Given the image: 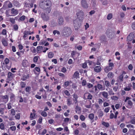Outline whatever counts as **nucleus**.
Listing matches in <instances>:
<instances>
[{"label": "nucleus", "instance_id": "nucleus-64", "mask_svg": "<svg viewBox=\"0 0 135 135\" xmlns=\"http://www.w3.org/2000/svg\"><path fill=\"white\" fill-rule=\"evenodd\" d=\"M131 123L134 124H135V118H134L132 119L131 120Z\"/></svg>", "mask_w": 135, "mask_h": 135}, {"label": "nucleus", "instance_id": "nucleus-42", "mask_svg": "<svg viewBox=\"0 0 135 135\" xmlns=\"http://www.w3.org/2000/svg\"><path fill=\"white\" fill-rule=\"evenodd\" d=\"M64 93L65 95L68 96H69L70 95V94L69 91L68 90H64Z\"/></svg>", "mask_w": 135, "mask_h": 135}, {"label": "nucleus", "instance_id": "nucleus-35", "mask_svg": "<svg viewBox=\"0 0 135 135\" xmlns=\"http://www.w3.org/2000/svg\"><path fill=\"white\" fill-rule=\"evenodd\" d=\"M113 17V15L112 13H110L108 14L107 19L108 20H111Z\"/></svg>", "mask_w": 135, "mask_h": 135}, {"label": "nucleus", "instance_id": "nucleus-5", "mask_svg": "<svg viewBox=\"0 0 135 135\" xmlns=\"http://www.w3.org/2000/svg\"><path fill=\"white\" fill-rule=\"evenodd\" d=\"M74 25L75 30H77L80 27L81 24L79 23L76 20H74L73 21Z\"/></svg>", "mask_w": 135, "mask_h": 135}, {"label": "nucleus", "instance_id": "nucleus-33", "mask_svg": "<svg viewBox=\"0 0 135 135\" xmlns=\"http://www.w3.org/2000/svg\"><path fill=\"white\" fill-rule=\"evenodd\" d=\"M0 129L2 130H4L5 129V126L3 122L0 123Z\"/></svg>", "mask_w": 135, "mask_h": 135}, {"label": "nucleus", "instance_id": "nucleus-21", "mask_svg": "<svg viewBox=\"0 0 135 135\" xmlns=\"http://www.w3.org/2000/svg\"><path fill=\"white\" fill-rule=\"evenodd\" d=\"M33 113H31L30 115V118L33 119L34 117H35L36 115V112L34 109H33L32 110Z\"/></svg>", "mask_w": 135, "mask_h": 135}, {"label": "nucleus", "instance_id": "nucleus-17", "mask_svg": "<svg viewBox=\"0 0 135 135\" xmlns=\"http://www.w3.org/2000/svg\"><path fill=\"white\" fill-rule=\"evenodd\" d=\"M101 69V68L100 66H96L94 68V71L96 73L100 72Z\"/></svg>", "mask_w": 135, "mask_h": 135}, {"label": "nucleus", "instance_id": "nucleus-32", "mask_svg": "<svg viewBox=\"0 0 135 135\" xmlns=\"http://www.w3.org/2000/svg\"><path fill=\"white\" fill-rule=\"evenodd\" d=\"M39 58V56H36L34 57L33 58V62L35 63H36L38 60V59Z\"/></svg>", "mask_w": 135, "mask_h": 135}, {"label": "nucleus", "instance_id": "nucleus-11", "mask_svg": "<svg viewBox=\"0 0 135 135\" xmlns=\"http://www.w3.org/2000/svg\"><path fill=\"white\" fill-rule=\"evenodd\" d=\"M92 104L90 100H87L86 102L85 107L88 108L89 109L91 108Z\"/></svg>", "mask_w": 135, "mask_h": 135}, {"label": "nucleus", "instance_id": "nucleus-3", "mask_svg": "<svg viewBox=\"0 0 135 135\" xmlns=\"http://www.w3.org/2000/svg\"><path fill=\"white\" fill-rule=\"evenodd\" d=\"M76 15L77 17V18L79 21H82L83 19L84 13L82 10L80 11L77 12Z\"/></svg>", "mask_w": 135, "mask_h": 135}, {"label": "nucleus", "instance_id": "nucleus-24", "mask_svg": "<svg viewBox=\"0 0 135 135\" xmlns=\"http://www.w3.org/2000/svg\"><path fill=\"white\" fill-rule=\"evenodd\" d=\"M112 70V68H110L108 66H106L104 68V71L106 73H107L109 71Z\"/></svg>", "mask_w": 135, "mask_h": 135}, {"label": "nucleus", "instance_id": "nucleus-47", "mask_svg": "<svg viewBox=\"0 0 135 135\" xmlns=\"http://www.w3.org/2000/svg\"><path fill=\"white\" fill-rule=\"evenodd\" d=\"M53 33L55 35L56 33H57L58 35H60V33L59 31L56 30H54L53 32Z\"/></svg>", "mask_w": 135, "mask_h": 135}, {"label": "nucleus", "instance_id": "nucleus-27", "mask_svg": "<svg viewBox=\"0 0 135 135\" xmlns=\"http://www.w3.org/2000/svg\"><path fill=\"white\" fill-rule=\"evenodd\" d=\"M20 85L21 88H23L25 87L26 84L25 82L21 81L20 82Z\"/></svg>", "mask_w": 135, "mask_h": 135}, {"label": "nucleus", "instance_id": "nucleus-63", "mask_svg": "<svg viewBox=\"0 0 135 135\" xmlns=\"http://www.w3.org/2000/svg\"><path fill=\"white\" fill-rule=\"evenodd\" d=\"M66 69L65 68L62 67L61 69V71L64 73H65L66 71Z\"/></svg>", "mask_w": 135, "mask_h": 135}, {"label": "nucleus", "instance_id": "nucleus-36", "mask_svg": "<svg viewBox=\"0 0 135 135\" xmlns=\"http://www.w3.org/2000/svg\"><path fill=\"white\" fill-rule=\"evenodd\" d=\"M23 34L24 35L23 37L24 38H25L28 35V31L25 30L24 31Z\"/></svg>", "mask_w": 135, "mask_h": 135}, {"label": "nucleus", "instance_id": "nucleus-13", "mask_svg": "<svg viewBox=\"0 0 135 135\" xmlns=\"http://www.w3.org/2000/svg\"><path fill=\"white\" fill-rule=\"evenodd\" d=\"M40 69L39 67H36L33 70V71L35 74H39L40 72Z\"/></svg>", "mask_w": 135, "mask_h": 135}, {"label": "nucleus", "instance_id": "nucleus-10", "mask_svg": "<svg viewBox=\"0 0 135 135\" xmlns=\"http://www.w3.org/2000/svg\"><path fill=\"white\" fill-rule=\"evenodd\" d=\"M84 95L87 97L86 99L89 100H91L93 98V95L91 94L89 92H87L85 93Z\"/></svg>", "mask_w": 135, "mask_h": 135}, {"label": "nucleus", "instance_id": "nucleus-45", "mask_svg": "<svg viewBox=\"0 0 135 135\" xmlns=\"http://www.w3.org/2000/svg\"><path fill=\"white\" fill-rule=\"evenodd\" d=\"M9 21L11 22V23L14 24L15 23V20L14 18H10L9 19Z\"/></svg>", "mask_w": 135, "mask_h": 135}, {"label": "nucleus", "instance_id": "nucleus-40", "mask_svg": "<svg viewBox=\"0 0 135 135\" xmlns=\"http://www.w3.org/2000/svg\"><path fill=\"white\" fill-rule=\"evenodd\" d=\"M98 113V117H102L104 115L103 111L101 110H100L99 112Z\"/></svg>", "mask_w": 135, "mask_h": 135}, {"label": "nucleus", "instance_id": "nucleus-39", "mask_svg": "<svg viewBox=\"0 0 135 135\" xmlns=\"http://www.w3.org/2000/svg\"><path fill=\"white\" fill-rule=\"evenodd\" d=\"M102 124L106 127H108L109 126V124L108 122H106L103 121L102 122Z\"/></svg>", "mask_w": 135, "mask_h": 135}, {"label": "nucleus", "instance_id": "nucleus-55", "mask_svg": "<svg viewBox=\"0 0 135 135\" xmlns=\"http://www.w3.org/2000/svg\"><path fill=\"white\" fill-rule=\"evenodd\" d=\"M80 118L82 121H84L85 119L84 116L83 115H81L80 116Z\"/></svg>", "mask_w": 135, "mask_h": 135}, {"label": "nucleus", "instance_id": "nucleus-51", "mask_svg": "<svg viewBox=\"0 0 135 135\" xmlns=\"http://www.w3.org/2000/svg\"><path fill=\"white\" fill-rule=\"evenodd\" d=\"M110 68H112V69L114 67V65L113 62H109V66Z\"/></svg>", "mask_w": 135, "mask_h": 135}, {"label": "nucleus", "instance_id": "nucleus-41", "mask_svg": "<svg viewBox=\"0 0 135 135\" xmlns=\"http://www.w3.org/2000/svg\"><path fill=\"white\" fill-rule=\"evenodd\" d=\"M18 28V27L17 24H15L13 26V29L15 31H17Z\"/></svg>", "mask_w": 135, "mask_h": 135}, {"label": "nucleus", "instance_id": "nucleus-26", "mask_svg": "<svg viewBox=\"0 0 135 135\" xmlns=\"http://www.w3.org/2000/svg\"><path fill=\"white\" fill-rule=\"evenodd\" d=\"M13 74L11 72H9L8 74L7 77L10 80H12L13 78L12 75Z\"/></svg>", "mask_w": 135, "mask_h": 135}, {"label": "nucleus", "instance_id": "nucleus-52", "mask_svg": "<svg viewBox=\"0 0 135 135\" xmlns=\"http://www.w3.org/2000/svg\"><path fill=\"white\" fill-rule=\"evenodd\" d=\"M75 109H76L75 111L76 113L77 112V111H80L81 110L80 108L78 106H77L76 107Z\"/></svg>", "mask_w": 135, "mask_h": 135}, {"label": "nucleus", "instance_id": "nucleus-44", "mask_svg": "<svg viewBox=\"0 0 135 135\" xmlns=\"http://www.w3.org/2000/svg\"><path fill=\"white\" fill-rule=\"evenodd\" d=\"M11 114L13 116L14 115H15V110L13 109H12L10 110Z\"/></svg>", "mask_w": 135, "mask_h": 135}, {"label": "nucleus", "instance_id": "nucleus-48", "mask_svg": "<svg viewBox=\"0 0 135 135\" xmlns=\"http://www.w3.org/2000/svg\"><path fill=\"white\" fill-rule=\"evenodd\" d=\"M26 18V16H25L23 15L21 16L19 18V20L21 21H24Z\"/></svg>", "mask_w": 135, "mask_h": 135}, {"label": "nucleus", "instance_id": "nucleus-54", "mask_svg": "<svg viewBox=\"0 0 135 135\" xmlns=\"http://www.w3.org/2000/svg\"><path fill=\"white\" fill-rule=\"evenodd\" d=\"M105 84L106 86L108 87L110 84L109 82L108 81L106 80L105 81Z\"/></svg>", "mask_w": 135, "mask_h": 135}, {"label": "nucleus", "instance_id": "nucleus-22", "mask_svg": "<svg viewBox=\"0 0 135 135\" xmlns=\"http://www.w3.org/2000/svg\"><path fill=\"white\" fill-rule=\"evenodd\" d=\"M66 102L67 104L69 106L73 104V103H72V101L71 98H68L66 100Z\"/></svg>", "mask_w": 135, "mask_h": 135}, {"label": "nucleus", "instance_id": "nucleus-4", "mask_svg": "<svg viewBox=\"0 0 135 135\" xmlns=\"http://www.w3.org/2000/svg\"><path fill=\"white\" fill-rule=\"evenodd\" d=\"M100 90H104L103 85L100 84H98L97 85H95L93 88L92 89H94V91L95 92H97L98 90L97 89Z\"/></svg>", "mask_w": 135, "mask_h": 135}, {"label": "nucleus", "instance_id": "nucleus-56", "mask_svg": "<svg viewBox=\"0 0 135 135\" xmlns=\"http://www.w3.org/2000/svg\"><path fill=\"white\" fill-rule=\"evenodd\" d=\"M123 75H121L119 76V79L120 81H123Z\"/></svg>", "mask_w": 135, "mask_h": 135}, {"label": "nucleus", "instance_id": "nucleus-29", "mask_svg": "<svg viewBox=\"0 0 135 135\" xmlns=\"http://www.w3.org/2000/svg\"><path fill=\"white\" fill-rule=\"evenodd\" d=\"M107 76L108 78L112 79L114 77V75L112 72H110L108 73Z\"/></svg>", "mask_w": 135, "mask_h": 135}, {"label": "nucleus", "instance_id": "nucleus-30", "mask_svg": "<svg viewBox=\"0 0 135 135\" xmlns=\"http://www.w3.org/2000/svg\"><path fill=\"white\" fill-rule=\"evenodd\" d=\"M47 56L49 58H51L54 57V53L52 52H49L48 53Z\"/></svg>", "mask_w": 135, "mask_h": 135}, {"label": "nucleus", "instance_id": "nucleus-49", "mask_svg": "<svg viewBox=\"0 0 135 135\" xmlns=\"http://www.w3.org/2000/svg\"><path fill=\"white\" fill-rule=\"evenodd\" d=\"M20 113H17L15 116V118L16 119H19L20 118Z\"/></svg>", "mask_w": 135, "mask_h": 135}, {"label": "nucleus", "instance_id": "nucleus-16", "mask_svg": "<svg viewBox=\"0 0 135 135\" xmlns=\"http://www.w3.org/2000/svg\"><path fill=\"white\" fill-rule=\"evenodd\" d=\"M128 105L126 107L128 109L131 108L133 105V103L131 100H129L127 102Z\"/></svg>", "mask_w": 135, "mask_h": 135}, {"label": "nucleus", "instance_id": "nucleus-28", "mask_svg": "<svg viewBox=\"0 0 135 135\" xmlns=\"http://www.w3.org/2000/svg\"><path fill=\"white\" fill-rule=\"evenodd\" d=\"M79 73L78 71H76L73 75V76L74 78H77L79 76Z\"/></svg>", "mask_w": 135, "mask_h": 135}, {"label": "nucleus", "instance_id": "nucleus-62", "mask_svg": "<svg viewBox=\"0 0 135 135\" xmlns=\"http://www.w3.org/2000/svg\"><path fill=\"white\" fill-rule=\"evenodd\" d=\"M81 126L82 127L84 128H86V125L84 122H83L81 124Z\"/></svg>", "mask_w": 135, "mask_h": 135}, {"label": "nucleus", "instance_id": "nucleus-38", "mask_svg": "<svg viewBox=\"0 0 135 135\" xmlns=\"http://www.w3.org/2000/svg\"><path fill=\"white\" fill-rule=\"evenodd\" d=\"M6 3H8V8H10L12 7L13 6L12 4V3L9 1H7L6 2Z\"/></svg>", "mask_w": 135, "mask_h": 135}, {"label": "nucleus", "instance_id": "nucleus-15", "mask_svg": "<svg viewBox=\"0 0 135 135\" xmlns=\"http://www.w3.org/2000/svg\"><path fill=\"white\" fill-rule=\"evenodd\" d=\"M39 91L40 92H43L44 93L43 95H42V96L43 98L46 99L47 97L46 91L42 88L39 90Z\"/></svg>", "mask_w": 135, "mask_h": 135}, {"label": "nucleus", "instance_id": "nucleus-7", "mask_svg": "<svg viewBox=\"0 0 135 135\" xmlns=\"http://www.w3.org/2000/svg\"><path fill=\"white\" fill-rule=\"evenodd\" d=\"M11 16H15L18 14V12L17 9L13 8L11 10Z\"/></svg>", "mask_w": 135, "mask_h": 135}, {"label": "nucleus", "instance_id": "nucleus-1", "mask_svg": "<svg viewBox=\"0 0 135 135\" xmlns=\"http://www.w3.org/2000/svg\"><path fill=\"white\" fill-rule=\"evenodd\" d=\"M52 2L50 0L41 1L39 3L40 7L45 11V13L48 14L51 12Z\"/></svg>", "mask_w": 135, "mask_h": 135}, {"label": "nucleus", "instance_id": "nucleus-58", "mask_svg": "<svg viewBox=\"0 0 135 135\" xmlns=\"http://www.w3.org/2000/svg\"><path fill=\"white\" fill-rule=\"evenodd\" d=\"M4 109L3 108H0V114H3L4 113Z\"/></svg>", "mask_w": 135, "mask_h": 135}, {"label": "nucleus", "instance_id": "nucleus-43", "mask_svg": "<svg viewBox=\"0 0 135 135\" xmlns=\"http://www.w3.org/2000/svg\"><path fill=\"white\" fill-rule=\"evenodd\" d=\"M31 50L33 53H35L36 52V48L33 47H32L31 48Z\"/></svg>", "mask_w": 135, "mask_h": 135}, {"label": "nucleus", "instance_id": "nucleus-18", "mask_svg": "<svg viewBox=\"0 0 135 135\" xmlns=\"http://www.w3.org/2000/svg\"><path fill=\"white\" fill-rule=\"evenodd\" d=\"M29 74H27V75H24L21 78V80L23 81H25L27 79L29 78Z\"/></svg>", "mask_w": 135, "mask_h": 135}, {"label": "nucleus", "instance_id": "nucleus-59", "mask_svg": "<svg viewBox=\"0 0 135 135\" xmlns=\"http://www.w3.org/2000/svg\"><path fill=\"white\" fill-rule=\"evenodd\" d=\"M109 94L110 95H114V93L113 92V91L112 89H110L108 91Z\"/></svg>", "mask_w": 135, "mask_h": 135}, {"label": "nucleus", "instance_id": "nucleus-25", "mask_svg": "<svg viewBox=\"0 0 135 135\" xmlns=\"http://www.w3.org/2000/svg\"><path fill=\"white\" fill-rule=\"evenodd\" d=\"M103 96L105 98L108 99V93L105 91H104L102 93Z\"/></svg>", "mask_w": 135, "mask_h": 135}, {"label": "nucleus", "instance_id": "nucleus-60", "mask_svg": "<svg viewBox=\"0 0 135 135\" xmlns=\"http://www.w3.org/2000/svg\"><path fill=\"white\" fill-rule=\"evenodd\" d=\"M111 98L113 100H116L118 99V97L117 96H113L111 97Z\"/></svg>", "mask_w": 135, "mask_h": 135}, {"label": "nucleus", "instance_id": "nucleus-53", "mask_svg": "<svg viewBox=\"0 0 135 135\" xmlns=\"http://www.w3.org/2000/svg\"><path fill=\"white\" fill-rule=\"evenodd\" d=\"M81 84L83 86H85L86 84V80H83L82 81Z\"/></svg>", "mask_w": 135, "mask_h": 135}, {"label": "nucleus", "instance_id": "nucleus-46", "mask_svg": "<svg viewBox=\"0 0 135 135\" xmlns=\"http://www.w3.org/2000/svg\"><path fill=\"white\" fill-rule=\"evenodd\" d=\"M41 115L44 117H46L47 116V113L44 111L42 112Z\"/></svg>", "mask_w": 135, "mask_h": 135}, {"label": "nucleus", "instance_id": "nucleus-8", "mask_svg": "<svg viewBox=\"0 0 135 135\" xmlns=\"http://www.w3.org/2000/svg\"><path fill=\"white\" fill-rule=\"evenodd\" d=\"M81 3L82 6L85 8H87L88 7V4L86 0H82Z\"/></svg>", "mask_w": 135, "mask_h": 135}, {"label": "nucleus", "instance_id": "nucleus-50", "mask_svg": "<svg viewBox=\"0 0 135 135\" xmlns=\"http://www.w3.org/2000/svg\"><path fill=\"white\" fill-rule=\"evenodd\" d=\"M2 34L3 35H6L7 34V31L5 29H3L1 32Z\"/></svg>", "mask_w": 135, "mask_h": 135}, {"label": "nucleus", "instance_id": "nucleus-19", "mask_svg": "<svg viewBox=\"0 0 135 135\" xmlns=\"http://www.w3.org/2000/svg\"><path fill=\"white\" fill-rule=\"evenodd\" d=\"M22 64L23 67H27L28 65V62L27 60H23V61Z\"/></svg>", "mask_w": 135, "mask_h": 135}, {"label": "nucleus", "instance_id": "nucleus-31", "mask_svg": "<svg viewBox=\"0 0 135 135\" xmlns=\"http://www.w3.org/2000/svg\"><path fill=\"white\" fill-rule=\"evenodd\" d=\"M70 82L68 81H66L64 82L63 86L65 88L70 85Z\"/></svg>", "mask_w": 135, "mask_h": 135}, {"label": "nucleus", "instance_id": "nucleus-9", "mask_svg": "<svg viewBox=\"0 0 135 135\" xmlns=\"http://www.w3.org/2000/svg\"><path fill=\"white\" fill-rule=\"evenodd\" d=\"M41 17L42 18L44 21H47L49 19V17L45 13H42Z\"/></svg>", "mask_w": 135, "mask_h": 135}, {"label": "nucleus", "instance_id": "nucleus-37", "mask_svg": "<svg viewBox=\"0 0 135 135\" xmlns=\"http://www.w3.org/2000/svg\"><path fill=\"white\" fill-rule=\"evenodd\" d=\"M94 114L93 113H90L88 117L91 120L93 119L94 117Z\"/></svg>", "mask_w": 135, "mask_h": 135}, {"label": "nucleus", "instance_id": "nucleus-14", "mask_svg": "<svg viewBox=\"0 0 135 135\" xmlns=\"http://www.w3.org/2000/svg\"><path fill=\"white\" fill-rule=\"evenodd\" d=\"M58 24L59 25H62L64 23V21L63 18L61 16H60L58 18L57 21Z\"/></svg>", "mask_w": 135, "mask_h": 135}, {"label": "nucleus", "instance_id": "nucleus-23", "mask_svg": "<svg viewBox=\"0 0 135 135\" xmlns=\"http://www.w3.org/2000/svg\"><path fill=\"white\" fill-rule=\"evenodd\" d=\"M31 88L30 86H27L25 88V90L26 93L27 94H30Z\"/></svg>", "mask_w": 135, "mask_h": 135}, {"label": "nucleus", "instance_id": "nucleus-12", "mask_svg": "<svg viewBox=\"0 0 135 135\" xmlns=\"http://www.w3.org/2000/svg\"><path fill=\"white\" fill-rule=\"evenodd\" d=\"M73 100L74 101V103L75 104H76L78 102V95L75 93H74L73 95Z\"/></svg>", "mask_w": 135, "mask_h": 135}, {"label": "nucleus", "instance_id": "nucleus-34", "mask_svg": "<svg viewBox=\"0 0 135 135\" xmlns=\"http://www.w3.org/2000/svg\"><path fill=\"white\" fill-rule=\"evenodd\" d=\"M2 42L3 45L5 46H7L8 45V43L7 41H6L5 39L2 40Z\"/></svg>", "mask_w": 135, "mask_h": 135}, {"label": "nucleus", "instance_id": "nucleus-20", "mask_svg": "<svg viewBox=\"0 0 135 135\" xmlns=\"http://www.w3.org/2000/svg\"><path fill=\"white\" fill-rule=\"evenodd\" d=\"M43 49V47L41 46H38L37 47V53H40L42 51Z\"/></svg>", "mask_w": 135, "mask_h": 135}, {"label": "nucleus", "instance_id": "nucleus-61", "mask_svg": "<svg viewBox=\"0 0 135 135\" xmlns=\"http://www.w3.org/2000/svg\"><path fill=\"white\" fill-rule=\"evenodd\" d=\"M6 64H7L9 62V60L8 59L6 58L4 60Z\"/></svg>", "mask_w": 135, "mask_h": 135}, {"label": "nucleus", "instance_id": "nucleus-6", "mask_svg": "<svg viewBox=\"0 0 135 135\" xmlns=\"http://www.w3.org/2000/svg\"><path fill=\"white\" fill-rule=\"evenodd\" d=\"M9 97L8 95H6L1 96V99L3 102L5 103H7Z\"/></svg>", "mask_w": 135, "mask_h": 135}, {"label": "nucleus", "instance_id": "nucleus-2", "mask_svg": "<svg viewBox=\"0 0 135 135\" xmlns=\"http://www.w3.org/2000/svg\"><path fill=\"white\" fill-rule=\"evenodd\" d=\"M63 35L66 37L69 36L71 33V30L68 27H65L63 30Z\"/></svg>", "mask_w": 135, "mask_h": 135}, {"label": "nucleus", "instance_id": "nucleus-57", "mask_svg": "<svg viewBox=\"0 0 135 135\" xmlns=\"http://www.w3.org/2000/svg\"><path fill=\"white\" fill-rule=\"evenodd\" d=\"M110 108L109 107H108L105 108L104 110V111L106 113H108L109 110Z\"/></svg>", "mask_w": 135, "mask_h": 135}]
</instances>
